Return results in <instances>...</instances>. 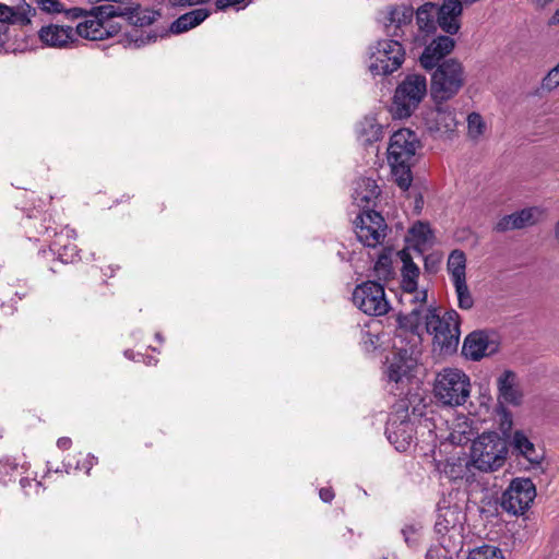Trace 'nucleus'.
<instances>
[{
  "mask_svg": "<svg viewBox=\"0 0 559 559\" xmlns=\"http://www.w3.org/2000/svg\"><path fill=\"white\" fill-rule=\"evenodd\" d=\"M426 408L425 399L418 392L407 390L404 397H401L393 405L386 427L385 435L391 444L399 452H405L415 438L414 424L409 416H423Z\"/></svg>",
  "mask_w": 559,
  "mask_h": 559,
  "instance_id": "f257e3e1",
  "label": "nucleus"
},
{
  "mask_svg": "<svg viewBox=\"0 0 559 559\" xmlns=\"http://www.w3.org/2000/svg\"><path fill=\"white\" fill-rule=\"evenodd\" d=\"M418 147V136L409 129H400L390 138L388 162L395 183L404 191L411 187L413 181L412 167Z\"/></svg>",
  "mask_w": 559,
  "mask_h": 559,
  "instance_id": "f03ea898",
  "label": "nucleus"
},
{
  "mask_svg": "<svg viewBox=\"0 0 559 559\" xmlns=\"http://www.w3.org/2000/svg\"><path fill=\"white\" fill-rule=\"evenodd\" d=\"M425 324L427 332L433 336L435 349H438L441 355H452L457 350L461 317L454 309L440 316L437 308H428L425 314Z\"/></svg>",
  "mask_w": 559,
  "mask_h": 559,
  "instance_id": "7ed1b4c3",
  "label": "nucleus"
},
{
  "mask_svg": "<svg viewBox=\"0 0 559 559\" xmlns=\"http://www.w3.org/2000/svg\"><path fill=\"white\" fill-rule=\"evenodd\" d=\"M433 394L444 406L464 405L471 394L469 377L457 368H443L436 376Z\"/></svg>",
  "mask_w": 559,
  "mask_h": 559,
  "instance_id": "20e7f679",
  "label": "nucleus"
},
{
  "mask_svg": "<svg viewBox=\"0 0 559 559\" xmlns=\"http://www.w3.org/2000/svg\"><path fill=\"white\" fill-rule=\"evenodd\" d=\"M508 453L506 441L495 431L478 436L471 447L468 457L472 467L481 472H491L501 467Z\"/></svg>",
  "mask_w": 559,
  "mask_h": 559,
  "instance_id": "39448f33",
  "label": "nucleus"
},
{
  "mask_svg": "<svg viewBox=\"0 0 559 559\" xmlns=\"http://www.w3.org/2000/svg\"><path fill=\"white\" fill-rule=\"evenodd\" d=\"M464 69L456 59L443 60L431 75L430 94L433 102H447L464 85Z\"/></svg>",
  "mask_w": 559,
  "mask_h": 559,
  "instance_id": "423d86ee",
  "label": "nucleus"
},
{
  "mask_svg": "<svg viewBox=\"0 0 559 559\" xmlns=\"http://www.w3.org/2000/svg\"><path fill=\"white\" fill-rule=\"evenodd\" d=\"M427 94V79L423 74H407L397 85L392 112L399 119L408 118L417 109Z\"/></svg>",
  "mask_w": 559,
  "mask_h": 559,
  "instance_id": "0eeeda50",
  "label": "nucleus"
},
{
  "mask_svg": "<svg viewBox=\"0 0 559 559\" xmlns=\"http://www.w3.org/2000/svg\"><path fill=\"white\" fill-rule=\"evenodd\" d=\"M405 60V48L397 38L382 39L371 48L369 70L372 75H389Z\"/></svg>",
  "mask_w": 559,
  "mask_h": 559,
  "instance_id": "6e6552de",
  "label": "nucleus"
},
{
  "mask_svg": "<svg viewBox=\"0 0 559 559\" xmlns=\"http://www.w3.org/2000/svg\"><path fill=\"white\" fill-rule=\"evenodd\" d=\"M536 497V487L531 478L516 477L501 496V508L512 514L522 515L530 509Z\"/></svg>",
  "mask_w": 559,
  "mask_h": 559,
  "instance_id": "1a4fd4ad",
  "label": "nucleus"
},
{
  "mask_svg": "<svg viewBox=\"0 0 559 559\" xmlns=\"http://www.w3.org/2000/svg\"><path fill=\"white\" fill-rule=\"evenodd\" d=\"M353 302L368 316H383L390 309L384 287L377 281H367L357 285L353 292Z\"/></svg>",
  "mask_w": 559,
  "mask_h": 559,
  "instance_id": "9d476101",
  "label": "nucleus"
},
{
  "mask_svg": "<svg viewBox=\"0 0 559 559\" xmlns=\"http://www.w3.org/2000/svg\"><path fill=\"white\" fill-rule=\"evenodd\" d=\"M354 224L356 236L364 246L376 248L386 236L388 225L383 216L373 210L359 214Z\"/></svg>",
  "mask_w": 559,
  "mask_h": 559,
  "instance_id": "9b49d317",
  "label": "nucleus"
},
{
  "mask_svg": "<svg viewBox=\"0 0 559 559\" xmlns=\"http://www.w3.org/2000/svg\"><path fill=\"white\" fill-rule=\"evenodd\" d=\"M399 257L403 263L401 269V288L403 293L414 295L412 302L415 305H425L427 301V290H418V278L420 275V269L413 261V257L408 249L399 251Z\"/></svg>",
  "mask_w": 559,
  "mask_h": 559,
  "instance_id": "f8f14e48",
  "label": "nucleus"
},
{
  "mask_svg": "<svg viewBox=\"0 0 559 559\" xmlns=\"http://www.w3.org/2000/svg\"><path fill=\"white\" fill-rule=\"evenodd\" d=\"M415 350L411 348H399L397 355L388 367V379L389 382H393L396 385V390H401L399 395H402L403 388L412 382L414 378V371L417 366V360L413 358Z\"/></svg>",
  "mask_w": 559,
  "mask_h": 559,
  "instance_id": "ddd939ff",
  "label": "nucleus"
},
{
  "mask_svg": "<svg viewBox=\"0 0 559 559\" xmlns=\"http://www.w3.org/2000/svg\"><path fill=\"white\" fill-rule=\"evenodd\" d=\"M44 235L53 237L49 247L50 250L58 255L62 263H72L79 255L76 245L73 242L75 238L74 229L68 226L62 227L59 231L56 227L45 226Z\"/></svg>",
  "mask_w": 559,
  "mask_h": 559,
  "instance_id": "4468645a",
  "label": "nucleus"
},
{
  "mask_svg": "<svg viewBox=\"0 0 559 559\" xmlns=\"http://www.w3.org/2000/svg\"><path fill=\"white\" fill-rule=\"evenodd\" d=\"M498 347V343L490 340L485 331H474L465 337L462 353L466 358L478 361L485 356L495 354Z\"/></svg>",
  "mask_w": 559,
  "mask_h": 559,
  "instance_id": "2eb2a0df",
  "label": "nucleus"
},
{
  "mask_svg": "<svg viewBox=\"0 0 559 559\" xmlns=\"http://www.w3.org/2000/svg\"><path fill=\"white\" fill-rule=\"evenodd\" d=\"M463 4L462 0H443L440 7L436 4L437 23L445 34L455 35L460 31Z\"/></svg>",
  "mask_w": 559,
  "mask_h": 559,
  "instance_id": "dca6fc26",
  "label": "nucleus"
},
{
  "mask_svg": "<svg viewBox=\"0 0 559 559\" xmlns=\"http://www.w3.org/2000/svg\"><path fill=\"white\" fill-rule=\"evenodd\" d=\"M455 46V40L448 35H440L427 45L419 57L421 67L432 70L440 64V61L448 56Z\"/></svg>",
  "mask_w": 559,
  "mask_h": 559,
  "instance_id": "f3484780",
  "label": "nucleus"
},
{
  "mask_svg": "<svg viewBox=\"0 0 559 559\" xmlns=\"http://www.w3.org/2000/svg\"><path fill=\"white\" fill-rule=\"evenodd\" d=\"M414 10L407 5H394L389 10L385 23V32L389 37L404 39L405 29L411 26Z\"/></svg>",
  "mask_w": 559,
  "mask_h": 559,
  "instance_id": "a211bd4d",
  "label": "nucleus"
},
{
  "mask_svg": "<svg viewBox=\"0 0 559 559\" xmlns=\"http://www.w3.org/2000/svg\"><path fill=\"white\" fill-rule=\"evenodd\" d=\"M537 207H526L498 219L493 226L497 233H507L510 230L522 229L536 223Z\"/></svg>",
  "mask_w": 559,
  "mask_h": 559,
  "instance_id": "6ab92c4d",
  "label": "nucleus"
},
{
  "mask_svg": "<svg viewBox=\"0 0 559 559\" xmlns=\"http://www.w3.org/2000/svg\"><path fill=\"white\" fill-rule=\"evenodd\" d=\"M104 9V5L93 8L84 22L78 24L76 34L90 40H103L105 38Z\"/></svg>",
  "mask_w": 559,
  "mask_h": 559,
  "instance_id": "aec40b11",
  "label": "nucleus"
},
{
  "mask_svg": "<svg viewBox=\"0 0 559 559\" xmlns=\"http://www.w3.org/2000/svg\"><path fill=\"white\" fill-rule=\"evenodd\" d=\"M435 108L428 112L427 121L431 131L449 132L456 126L454 109L447 102H435Z\"/></svg>",
  "mask_w": 559,
  "mask_h": 559,
  "instance_id": "412c9836",
  "label": "nucleus"
},
{
  "mask_svg": "<svg viewBox=\"0 0 559 559\" xmlns=\"http://www.w3.org/2000/svg\"><path fill=\"white\" fill-rule=\"evenodd\" d=\"M39 39L47 46L62 48L74 38L73 28L70 26L46 25L38 32Z\"/></svg>",
  "mask_w": 559,
  "mask_h": 559,
  "instance_id": "4be33fe9",
  "label": "nucleus"
},
{
  "mask_svg": "<svg viewBox=\"0 0 559 559\" xmlns=\"http://www.w3.org/2000/svg\"><path fill=\"white\" fill-rule=\"evenodd\" d=\"M499 399L511 405H520L522 393L516 386V374L512 370H504L497 380Z\"/></svg>",
  "mask_w": 559,
  "mask_h": 559,
  "instance_id": "5701e85b",
  "label": "nucleus"
},
{
  "mask_svg": "<svg viewBox=\"0 0 559 559\" xmlns=\"http://www.w3.org/2000/svg\"><path fill=\"white\" fill-rule=\"evenodd\" d=\"M211 14V11L205 8L194 9L177 17L169 26V32L173 34H182L197 27L205 21Z\"/></svg>",
  "mask_w": 559,
  "mask_h": 559,
  "instance_id": "b1692460",
  "label": "nucleus"
},
{
  "mask_svg": "<svg viewBox=\"0 0 559 559\" xmlns=\"http://www.w3.org/2000/svg\"><path fill=\"white\" fill-rule=\"evenodd\" d=\"M36 10L29 4H24L19 8H12L7 4L0 3V24H21L27 25L31 23V15H34Z\"/></svg>",
  "mask_w": 559,
  "mask_h": 559,
  "instance_id": "393cba45",
  "label": "nucleus"
},
{
  "mask_svg": "<svg viewBox=\"0 0 559 559\" xmlns=\"http://www.w3.org/2000/svg\"><path fill=\"white\" fill-rule=\"evenodd\" d=\"M358 140L364 146L378 142L382 138V126L373 117H365L356 126Z\"/></svg>",
  "mask_w": 559,
  "mask_h": 559,
  "instance_id": "a878e982",
  "label": "nucleus"
},
{
  "mask_svg": "<svg viewBox=\"0 0 559 559\" xmlns=\"http://www.w3.org/2000/svg\"><path fill=\"white\" fill-rule=\"evenodd\" d=\"M416 23L419 32L430 35L437 31V11L436 3L426 2L416 11Z\"/></svg>",
  "mask_w": 559,
  "mask_h": 559,
  "instance_id": "bb28decb",
  "label": "nucleus"
},
{
  "mask_svg": "<svg viewBox=\"0 0 559 559\" xmlns=\"http://www.w3.org/2000/svg\"><path fill=\"white\" fill-rule=\"evenodd\" d=\"M435 533L437 534V545L455 558L463 547V537L460 528L452 527V531L445 530Z\"/></svg>",
  "mask_w": 559,
  "mask_h": 559,
  "instance_id": "cd10ccee",
  "label": "nucleus"
},
{
  "mask_svg": "<svg viewBox=\"0 0 559 559\" xmlns=\"http://www.w3.org/2000/svg\"><path fill=\"white\" fill-rule=\"evenodd\" d=\"M135 5L138 7L136 10H132L131 13L126 14V20L133 26H150L162 16L160 10L142 8L138 1Z\"/></svg>",
  "mask_w": 559,
  "mask_h": 559,
  "instance_id": "c85d7f7f",
  "label": "nucleus"
},
{
  "mask_svg": "<svg viewBox=\"0 0 559 559\" xmlns=\"http://www.w3.org/2000/svg\"><path fill=\"white\" fill-rule=\"evenodd\" d=\"M512 444L519 454L523 455L533 464L540 463V455L537 454L534 443L526 437L523 431H515L512 438Z\"/></svg>",
  "mask_w": 559,
  "mask_h": 559,
  "instance_id": "c756f323",
  "label": "nucleus"
},
{
  "mask_svg": "<svg viewBox=\"0 0 559 559\" xmlns=\"http://www.w3.org/2000/svg\"><path fill=\"white\" fill-rule=\"evenodd\" d=\"M380 195V188L377 182L370 178H364L358 182L354 199L358 205L367 206Z\"/></svg>",
  "mask_w": 559,
  "mask_h": 559,
  "instance_id": "7c9ffc66",
  "label": "nucleus"
},
{
  "mask_svg": "<svg viewBox=\"0 0 559 559\" xmlns=\"http://www.w3.org/2000/svg\"><path fill=\"white\" fill-rule=\"evenodd\" d=\"M447 271L452 283L466 280V257L462 250H453L448 258Z\"/></svg>",
  "mask_w": 559,
  "mask_h": 559,
  "instance_id": "2f4dec72",
  "label": "nucleus"
},
{
  "mask_svg": "<svg viewBox=\"0 0 559 559\" xmlns=\"http://www.w3.org/2000/svg\"><path fill=\"white\" fill-rule=\"evenodd\" d=\"M460 512L457 511V508H445L440 510L436 524H435V532H443V531H452L453 528H460Z\"/></svg>",
  "mask_w": 559,
  "mask_h": 559,
  "instance_id": "473e14b6",
  "label": "nucleus"
},
{
  "mask_svg": "<svg viewBox=\"0 0 559 559\" xmlns=\"http://www.w3.org/2000/svg\"><path fill=\"white\" fill-rule=\"evenodd\" d=\"M409 313L402 314L400 313L396 318L397 325L403 332H412L416 337L419 338L417 331L420 325L421 320V310L420 308L424 305L418 304Z\"/></svg>",
  "mask_w": 559,
  "mask_h": 559,
  "instance_id": "72a5a7b5",
  "label": "nucleus"
},
{
  "mask_svg": "<svg viewBox=\"0 0 559 559\" xmlns=\"http://www.w3.org/2000/svg\"><path fill=\"white\" fill-rule=\"evenodd\" d=\"M159 34L156 32H150L145 36L140 33L138 29H134L133 33H124L117 39V44H121L123 47L134 46L136 48L144 46L150 43L156 41Z\"/></svg>",
  "mask_w": 559,
  "mask_h": 559,
  "instance_id": "f704fd0d",
  "label": "nucleus"
},
{
  "mask_svg": "<svg viewBox=\"0 0 559 559\" xmlns=\"http://www.w3.org/2000/svg\"><path fill=\"white\" fill-rule=\"evenodd\" d=\"M374 273L379 281L389 282L393 278L394 271L392 267L391 250L384 248L379 254L374 263Z\"/></svg>",
  "mask_w": 559,
  "mask_h": 559,
  "instance_id": "c9c22d12",
  "label": "nucleus"
},
{
  "mask_svg": "<svg viewBox=\"0 0 559 559\" xmlns=\"http://www.w3.org/2000/svg\"><path fill=\"white\" fill-rule=\"evenodd\" d=\"M472 467V464L468 460V457L464 459H457L456 462H450L448 460L444 472L447 475H449L450 478L457 479V478H467V472Z\"/></svg>",
  "mask_w": 559,
  "mask_h": 559,
  "instance_id": "e433bc0d",
  "label": "nucleus"
},
{
  "mask_svg": "<svg viewBox=\"0 0 559 559\" xmlns=\"http://www.w3.org/2000/svg\"><path fill=\"white\" fill-rule=\"evenodd\" d=\"M457 296V305L462 310H469L474 306V299L466 284V280L453 282Z\"/></svg>",
  "mask_w": 559,
  "mask_h": 559,
  "instance_id": "4c0bfd02",
  "label": "nucleus"
},
{
  "mask_svg": "<svg viewBox=\"0 0 559 559\" xmlns=\"http://www.w3.org/2000/svg\"><path fill=\"white\" fill-rule=\"evenodd\" d=\"M409 234L414 240H416V246L414 249L417 251H420V245H425L432 237V230L430 229L429 224L424 222H416L409 229Z\"/></svg>",
  "mask_w": 559,
  "mask_h": 559,
  "instance_id": "58836bf2",
  "label": "nucleus"
},
{
  "mask_svg": "<svg viewBox=\"0 0 559 559\" xmlns=\"http://www.w3.org/2000/svg\"><path fill=\"white\" fill-rule=\"evenodd\" d=\"M467 559H504L502 550L492 545H483L472 549Z\"/></svg>",
  "mask_w": 559,
  "mask_h": 559,
  "instance_id": "ea45409f",
  "label": "nucleus"
},
{
  "mask_svg": "<svg viewBox=\"0 0 559 559\" xmlns=\"http://www.w3.org/2000/svg\"><path fill=\"white\" fill-rule=\"evenodd\" d=\"M19 468L23 471H27V463L21 462L17 457L4 455L0 457V474L2 475H12L19 471Z\"/></svg>",
  "mask_w": 559,
  "mask_h": 559,
  "instance_id": "a19ab883",
  "label": "nucleus"
},
{
  "mask_svg": "<svg viewBox=\"0 0 559 559\" xmlns=\"http://www.w3.org/2000/svg\"><path fill=\"white\" fill-rule=\"evenodd\" d=\"M118 16L126 17V14L115 11V4H107V40L119 36L121 25L114 21V19Z\"/></svg>",
  "mask_w": 559,
  "mask_h": 559,
  "instance_id": "79ce46f5",
  "label": "nucleus"
},
{
  "mask_svg": "<svg viewBox=\"0 0 559 559\" xmlns=\"http://www.w3.org/2000/svg\"><path fill=\"white\" fill-rule=\"evenodd\" d=\"M468 134L473 139H477L484 133L485 123L483 117L477 112H471L467 116Z\"/></svg>",
  "mask_w": 559,
  "mask_h": 559,
  "instance_id": "37998d69",
  "label": "nucleus"
},
{
  "mask_svg": "<svg viewBox=\"0 0 559 559\" xmlns=\"http://www.w3.org/2000/svg\"><path fill=\"white\" fill-rule=\"evenodd\" d=\"M36 3L46 13H61L66 11L64 5L59 0H36Z\"/></svg>",
  "mask_w": 559,
  "mask_h": 559,
  "instance_id": "c03bdc74",
  "label": "nucleus"
},
{
  "mask_svg": "<svg viewBox=\"0 0 559 559\" xmlns=\"http://www.w3.org/2000/svg\"><path fill=\"white\" fill-rule=\"evenodd\" d=\"M135 2V0H107V4H115V11L121 12V14H128L132 10H136Z\"/></svg>",
  "mask_w": 559,
  "mask_h": 559,
  "instance_id": "a18cd8bd",
  "label": "nucleus"
},
{
  "mask_svg": "<svg viewBox=\"0 0 559 559\" xmlns=\"http://www.w3.org/2000/svg\"><path fill=\"white\" fill-rule=\"evenodd\" d=\"M559 86V74L552 68L548 71V73L544 76L542 81V88L545 91H552Z\"/></svg>",
  "mask_w": 559,
  "mask_h": 559,
  "instance_id": "49530a36",
  "label": "nucleus"
},
{
  "mask_svg": "<svg viewBox=\"0 0 559 559\" xmlns=\"http://www.w3.org/2000/svg\"><path fill=\"white\" fill-rule=\"evenodd\" d=\"M402 534L404 536V540L408 546H414L418 542L419 527L416 525H406L402 528Z\"/></svg>",
  "mask_w": 559,
  "mask_h": 559,
  "instance_id": "de8ad7c7",
  "label": "nucleus"
},
{
  "mask_svg": "<svg viewBox=\"0 0 559 559\" xmlns=\"http://www.w3.org/2000/svg\"><path fill=\"white\" fill-rule=\"evenodd\" d=\"M426 559H454L452 555H449L443 550L441 547H439L437 544L432 545L426 554Z\"/></svg>",
  "mask_w": 559,
  "mask_h": 559,
  "instance_id": "09e8293b",
  "label": "nucleus"
},
{
  "mask_svg": "<svg viewBox=\"0 0 559 559\" xmlns=\"http://www.w3.org/2000/svg\"><path fill=\"white\" fill-rule=\"evenodd\" d=\"M20 485H21V487L24 490L26 496L31 495L28 488H33L34 487L36 493H38L40 488H41V483L40 481H36V480L29 479L27 477L21 478L20 479Z\"/></svg>",
  "mask_w": 559,
  "mask_h": 559,
  "instance_id": "8fccbe9b",
  "label": "nucleus"
},
{
  "mask_svg": "<svg viewBox=\"0 0 559 559\" xmlns=\"http://www.w3.org/2000/svg\"><path fill=\"white\" fill-rule=\"evenodd\" d=\"M97 460L94 456L86 455L82 463L80 462V460L76 462L74 468L79 471H84L86 474H90L91 468L94 466Z\"/></svg>",
  "mask_w": 559,
  "mask_h": 559,
  "instance_id": "3c124183",
  "label": "nucleus"
},
{
  "mask_svg": "<svg viewBox=\"0 0 559 559\" xmlns=\"http://www.w3.org/2000/svg\"><path fill=\"white\" fill-rule=\"evenodd\" d=\"M66 16L69 19V20H78L80 17H87L90 12L81 9V8H71V9H66V11H62Z\"/></svg>",
  "mask_w": 559,
  "mask_h": 559,
  "instance_id": "603ef678",
  "label": "nucleus"
},
{
  "mask_svg": "<svg viewBox=\"0 0 559 559\" xmlns=\"http://www.w3.org/2000/svg\"><path fill=\"white\" fill-rule=\"evenodd\" d=\"M210 0H168L171 7H192L198 4H203L209 2Z\"/></svg>",
  "mask_w": 559,
  "mask_h": 559,
  "instance_id": "864d4df0",
  "label": "nucleus"
},
{
  "mask_svg": "<svg viewBox=\"0 0 559 559\" xmlns=\"http://www.w3.org/2000/svg\"><path fill=\"white\" fill-rule=\"evenodd\" d=\"M319 496H320V499L326 503L331 502L335 497L333 489L330 487L321 488L319 490Z\"/></svg>",
  "mask_w": 559,
  "mask_h": 559,
  "instance_id": "5fc2aeb1",
  "label": "nucleus"
},
{
  "mask_svg": "<svg viewBox=\"0 0 559 559\" xmlns=\"http://www.w3.org/2000/svg\"><path fill=\"white\" fill-rule=\"evenodd\" d=\"M72 444V441L68 437H61L57 441V447L61 450H68Z\"/></svg>",
  "mask_w": 559,
  "mask_h": 559,
  "instance_id": "6e6d98bb",
  "label": "nucleus"
},
{
  "mask_svg": "<svg viewBox=\"0 0 559 559\" xmlns=\"http://www.w3.org/2000/svg\"><path fill=\"white\" fill-rule=\"evenodd\" d=\"M7 40V27L0 24V46Z\"/></svg>",
  "mask_w": 559,
  "mask_h": 559,
  "instance_id": "4d7b16f0",
  "label": "nucleus"
},
{
  "mask_svg": "<svg viewBox=\"0 0 559 559\" xmlns=\"http://www.w3.org/2000/svg\"><path fill=\"white\" fill-rule=\"evenodd\" d=\"M550 23L551 24H557L559 23V9L555 12V14L551 16L550 19Z\"/></svg>",
  "mask_w": 559,
  "mask_h": 559,
  "instance_id": "13d9d810",
  "label": "nucleus"
},
{
  "mask_svg": "<svg viewBox=\"0 0 559 559\" xmlns=\"http://www.w3.org/2000/svg\"><path fill=\"white\" fill-rule=\"evenodd\" d=\"M555 237L559 241V221L557 222L555 226Z\"/></svg>",
  "mask_w": 559,
  "mask_h": 559,
  "instance_id": "bf43d9fd",
  "label": "nucleus"
},
{
  "mask_svg": "<svg viewBox=\"0 0 559 559\" xmlns=\"http://www.w3.org/2000/svg\"><path fill=\"white\" fill-rule=\"evenodd\" d=\"M537 1H538V3H539L540 5H546V4H547V3H549L551 0H537Z\"/></svg>",
  "mask_w": 559,
  "mask_h": 559,
  "instance_id": "052dcab7",
  "label": "nucleus"
},
{
  "mask_svg": "<svg viewBox=\"0 0 559 559\" xmlns=\"http://www.w3.org/2000/svg\"><path fill=\"white\" fill-rule=\"evenodd\" d=\"M554 69L559 74V63Z\"/></svg>",
  "mask_w": 559,
  "mask_h": 559,
  "instance_id": "680f3d73",
  "label": "nucleus"
}]
</instances>
